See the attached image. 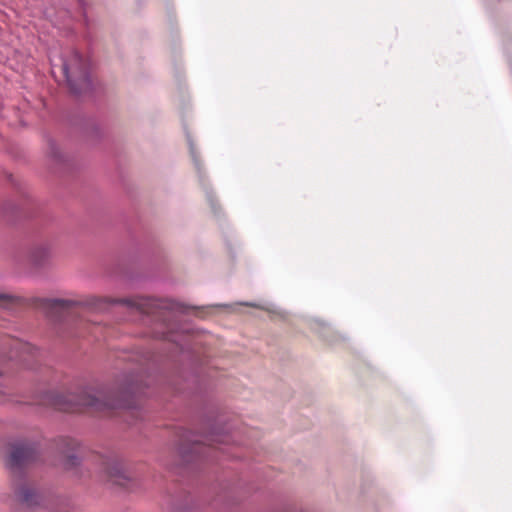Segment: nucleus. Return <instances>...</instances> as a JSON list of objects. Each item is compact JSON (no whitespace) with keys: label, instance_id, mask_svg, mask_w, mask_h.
I'll return each mask as SVG.
<instances>
[{"label":"nucleus","instance_id":"nucleus-10","mask_svg":"<svg viewBox=\"0 0 512 512\" xmlns=\"http://www.w3.org/2000/svg\"><path fill=\"white\" fill-rule=\"evenodd\" d=\"M206 449L207 448L202 446L201 444L194 443L189 451L187 449H185L184 447H182L180 452H181L183 458L186 459L188 453H191V454L204 453L206 451Z\"/></svg>","mask_w":512,"mask_h":512},{"label":"nucleus","instance_id":"nucleus-12","mask_svg":"<svg viewBox=\"0 0 512 512\" xmlns=\"http://www.w3.org/2000/svg\"><path fill=\"white\" fill-rule=\"evenodd\" d=\"M188 143H189V149H190V154L192 156V159L195 163V166L199 169V159H198L196 151H195V146L189 137H188Z\"/></svg>","mask_w":512,"mask_h":512},{"label":"nucleus","instance_id":"nucleus-15","mask_svg":"<svg viewBox=\"0 0 512 512\" xmlns=\"http://www.w3.org/2000/svg\"><path fill=\"white\" fill-rule=\"evenodd\" d=\"M207 197H208V200H209V202H210V204H211V207H212L213 209H215V203H214V199H213L212 195H211L210 193H208V194H207Z\"/></svg>","mask_w":512,"mask_h":512},{"label":"nucleus","instance_id":"nucleus-16","mask_svg":"<svg viewBox=\"0 0 512 512\" xmlns=\"http://www.w3.org/2000/svg\"><path fill=\"white\" fill-rule=\"evenodd\" d=\"M93 128L95 129V132H96V133H98V131H99V127H97V126L93 125Z\"/></svg>","mask_w":512,"mask_h":512},{"label":"nucleus","instance_id":"nucleus-4","mask_svg":"<svg viewBox=\"0 0 512 512\" xmlns=\"http://www.w3.org/2000/svg\"><path fill=\"white\" fill-rule=\"evenodd\" d=\"M51 72L64 76L70 91L81 95L92 89L90 62L77 51L71 50L64 54H50Z\"/></svg>","mask_w":512,"mask_h":512},{"label":"nucleus","instance_id":"nucleus-9","mask_svg":"<svg viewBox=\"0 0 512 512\" xmlns=\"http://www.w3.org/2000/svg\"><path fill=\"white\" fill-rule=\"evenodd\" d=\"M16 300L11 294L0 293V307L10 308L15 304Z\"/></svg>","mask_w":512,"mask_h":512},{"label":"nucleus","instance_id":"nucleus-6","mask_svg":"<svg viewBox=\"0 0 512 512\" xmlns=\"http://www.w3.org/2000/svg\"><path fill=\"white\" fill-rule=\"evenodd\" d=\"M101 471L104 472L109 481L113 484L126 487L130 481V476L125 470L123 463L115 456L100 457Z\"/></svg>","mask_w":512,"mask_h":512},{"label":"nucleus","instance_id":"nucleus-14","mask_svg":"<svg viewBox=\"0 0 512 512\" xmlns=\"http://www.w3.org/2000/svg\"><path fill=\"white\" fill-rule=\"evenodd\" d=\"M174 512H192V510L188 507H181V508H176Z\"/></svg>","mask_w":512,"mask_h":512},{"label":"nucleus","instance_id":"nucleus-13","mask_svg":"<svg viewBox=\"0 0 512 512\" xmlns=\"http://www.w3.org/2000/svg\"><path fill=\"white\" fill-rule=\"evenodd\" d=\"M242 304L245 305V306L259 308V309H262V310H270L268 306H266L264 304H260V303L245 302V303H242Z\"/></svg>","mask_w":512,"mask_h":512},{"label":"nucleus","instance_id":"nucleus-7","mask_svg":"<svg viewBox=\"0 0 512 512\" xmlns=\"http://www.w3.org/2000/svg\"><path fill=\"white\" fill-rule=\"evenodd\" d=\"M76 6L77 8L79 9V16L83 18V21L86 22V12H85V7H84V1L83 0H71ZM45 15L47 16V18H49V20L52 22V24L54 26H57L59 28H61V22L59 21L60 19H64L66 17H78V15H75V14H72L71 11L69 10H66V9H61L59 10L58 12H53L51 10H46L45 12Z\"/></svg>","mask_w":512,"mask_h":512},{"label":"nucleus","instance_id":"nucleus-1","mask_svg":"<svg viewBox=\"0 0 512 512\" xmlns=\"http://www.w3.org/2000/svg\"><path fill=\"white\" fill-rule=\"evenodd\" d=\"M112 304H123L130 308H135L142 314L152 316L155 320L163 323L170 320L176 313H186L188 309L182 303L171 299H156L142 296L119 299L90 296L83 302L53 298L44 300L43 308L49 317L56 321H63L79 305L86 306L95 311H103Z\"/></svg>","mask_w":512,"mask_h":512},{"label":"nucleus","instance_id":"nucleus-3","mask_svg":"<svg viewBox=\"0 0 512 512\" xmlns=\"http://www.w3.org/2000/svg\"><path fill=\"white\" fill-rule=\"evenodd\" d=\"M53 404L65 411H74L76 407L80 406L104 412L114 409H132L134 408V399L126 394L116 396L114 393L104 394L103 392L85 388L76 395H55L53 397Z\"/></svg>","mask_w":512,"mask_h":512},{"label":"nucleus","instance_id":"nucleus-8","mask_svg":"<svg viewBox=\"0 0 512 512\" xmlns=\"http://www.w3.org/2000/svg\"><path fill=\"white\" fill-rule=\"evenodd\" d=\"M50 260V250L47 246L40 245L31 251L30 261L36 268H44Z\"/></svg>","mask_w":512,"mask_h":512},{"label":"nucleus","instance_id":"nucleus-11","mask_svg":"<svg viewBox=\"0 0 512 512\" xmlns=\"http://www.w3.org/2000/svg\"><path fill=\"white\" fill-rule=\"evenodd\" d=\"M80 464V459L78 456L71 454L68 455L65 459L64 466L66 469H73Z\"/></svg>","mask_w":512,"mask_h":512},{"label":"nucleus","instance_id":"nucleus-5","mask_svg":"<svg viewBox=\"0 0 512 512\" xmlns=\"http://www.w3.org/2000/svg\"><path fill=\"white\" fill-rule=\"evenodd\" d=\"M7 346H9V352L7 358L21 363L28 369L34 368V361H36L39 350L28 342L21 341L19 339H8Z\"/></svg>","mask_w":512,"mask_h":512},{"label":"nucleus","instance_id":"nucleus-2","mask_svg":"<svg viewBox=\"0 0 512 512\" xmlns=\"http://www.w3.org/2000/svg\"><path fill=\"white\" fill-rule=\"evenodd\" d=\"M39 448L36 443L20 441L12 446L8 468L13 476V490L19 502L28 508L41 504L42 496L28 486L23 468L37 460Z\"/></svg>","mask_w":512,"mask_h":512}]
</instances>
